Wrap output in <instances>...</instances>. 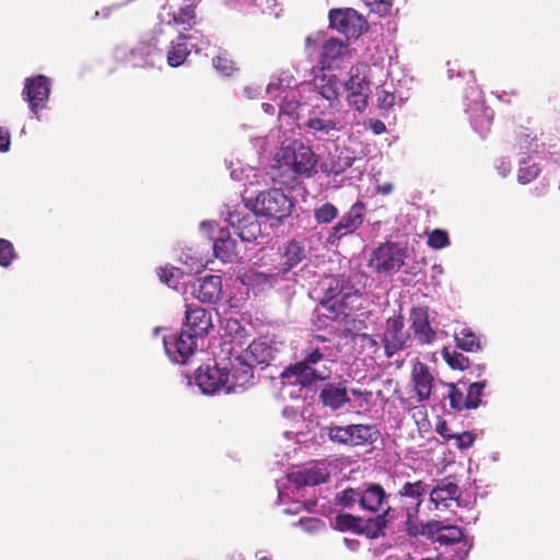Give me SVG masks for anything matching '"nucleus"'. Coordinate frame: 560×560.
I'll list each match as a JSON object with an SVG mask.
<instances>
[{"label":"nucleus","instance_id":"1","mask_svg":"<svg viewBox=\"0 0 560 560\" xmlns=\"http://www.w3.org/2000/svg\"><path fill=\"white\" fill-rule=\"evenodd\" d=\"M293 208L291 199L278 188H271L257 195L253 209L246 203L226 206L225 221L234 229L243 242H253L261 233L257 215L282 220L290 215Z\"/></svg>","mask_w":560,"mask_h":560},{"label":"nucleus","instance_id":"2","mask_svg":"<svg viewBox=\"0 0 560 560\" xmlns=\"http://www.w3.org/2000/svg\"><path fill=\"white\" fill-rule=\"evenodd\" d=\"M339 353L337 345L323 336H314L301 352V360L287 368L282 377L302 386L329 378L330 365Z\"/></svg>","mask_w":560,"mask_h":560},{"label":"nucleus","instance_id":"3","mask_svg":"<svg viewBox=\"0 0 560 560\" xmlns=\"http://www.w3.org/2000/svg\"><path fill=\"white\" fill-rule=\"evenodd\" d=\"M348 115V110L337 107L336 103L325 104L317 97L310 98L307 114L300 128L315 140H331L347 127Z\"/></svg>","mask_w":560,"mask_h":560},{"label":"nucleus","instance_id":"4","mask_svg":"<svg viewBox=\"0 0 560 560\" xmlns=\"http://www.w3.org/2000/svg\"><path fill=\"white\" fill-rule=\"evenodd\" d=\"M295 85L296 82L293 75L282 73L279 77L271 78L266 88L269 98L277 102L280 119L287 116L293 121L304 120L307 114L310 100L302 101V92H304L302 84L298 89H295Z\"/></svg>","mask_w":560,"mask_h":560},{"label":"nucleus","instance_id":"5","mask_svg":"<svg viewBox=\"0 0 560 560\" xmlns=\"http://www.w3.org/2000/svg\"><path fill=\"white\" fill-rule=\"evenodd\" d=\"M232 358H220L214 365L200 366L195 374V382L205 395L236 394L248 385L238 384L235 375L237 368H232Z\"/></svg>","mask_w":560,"mask_h":560},{"label":"nucleus","instance_id":"6","mask_svg":"<svg viewBox=\"0 0 560 560\" xmlns=\"http://www.w3.org/2000/svg\"><path fill=\"white\" fill-rule=\"evenodd\" d=\"M280 351L276 341L262 337L253 340L248 347L241 352L233 348L228 349V353L232 358V368H237L240 373L235 377L241 385H250L254 378L253 369L259 364H269L276 359Z\"/></svg>","mask_w":560,"mask_h":560},{"label":"nucleus","instance_id":"7","mask_svg":"<svg viewBox=\"0 0 560 560\" xmlns=\"http://www.w3.org/2000/svg\"><path fill=\"white\" fill-rule=\"evenodd\" d=\"M196 24V11L192 5L171 0L162 7L159 13V23L152 31L153 39H168L172 35L189 31Z\"/></svg>","mask_w":560,"mask_h":560},{"label":"nucleus","instance_id":"8","mask_svg":"<svg viewBox=\"0 0 560 560\" xmlns=\"http://www.w3.org/2000/svg\"><path fill=\"white\" fill-rule=\"evenodd\" d=\"M378 431L370 424H338L330 422L320 428V438L338 445L357 447L372 444Z\"/></svg>","mask_w":560,"mask_h":560},{"label":"nucleus","instance_id":"9","mask_svg":"<svg viewBox=\"0 0 560 560\" xmlns=\"http://www.w3.org/2000/svg\"><path fill=\"white\" fill-rule=\"evenodd\" d=\"M276 159L281 167H287L296 175L311 177L317 173V154L301 141L295 140L281 147Z\"/></svg>","mask_w":560,"mask_h":560},{"label":"nucleus","instance_id":"10","mask_svg":"<svg viewBox=\"0 0 560 560\" xmlns=\"http://www.w3.org/2000/svg\"><path fill=\"white\" fill-rule=\"evenodd\" d=\"M516 145L520 154L517 180L526 185L536 179L541 172L538 160L541 159L544 144L536 137L522 131L517 136Z\"/></svg>","mask_w":560,"mask_h":560},{"label":"nucleus","instance_id":"11","mask_svg":"<svg viewBox=\"0 0 560 560\" xmlns=\"http://www.w3.org/2000/svg\"><path fill=\"white\" fill-rule=\"evenodd\" d=\"M428 489V483L422 480L415 482L407 481L401 486L396 494L400 499L406 500L401 505V512H404L406 516L405 530L410 536H417V533L419 532L417 517Z\"/></svg>","mask_w":560,"mask_h":560},{"label":"nucleus","instance_id":"12","mask_svg":"<svg viewBox=\"0 0 560 560\" xmlns=\"http://www.w3.org/2000/svg\"><path fill=\"white\" fill-rule=\"evenodd\" d=\"M398 510L395 508H387L383 514H378L374 518L363 521L362 518L342 514L336 517V527L339 530H352L354 533L365 534L370 538L378 537L388 523L397 518Z\"/></svg>","mask_w":560,"mask_h":560},{"label":"nucleus","instance_id":"13","mask_svg":"<svg viewBox=\"0 0 560 560\" xmlns=\"http://www.w3.org/2000/svg\"><path fill=\"white\" fill-rule=\"evenodd\" d=\"M425 536L441 545L460 544L457 550L459 560H465L471 549V542L464 538L463 532L455 525H444L442 522L432 521L419 525L417 536Z\"/></svg>","mask_w":560,"mask_h":560},{"label":"nucleus","instance_id":"14","mask_svg":"<svg viewBox=\"0 0 560 560\" xmlns=\"http://www.w3.org/2000/svg\"><path fill=\"white\" fill-rule=\"evenodd\" d=\"M153 48L162 47L165 50L166 61L170 67L176 68L186 61L189 54L195 49L200 50L197 33L185 34L179 33L172 35L168 39H154Z\"/></svg>","mask_w":560,"mask_h":560},{"label":"nucleus","instance_id":"15","mask_svg":"<svg viewBox=\"0 0 560 560\" xmlns=\"http://www.w3.org/2000/svg\"><path fill=\"white\" fill-rule=\"evenodd\" d=\"M371 70L366 63H358L350 68L349 79L343 82L345 91L348 92L349 106L360 113L368 106L371 93L369 81Z\"/></svg>","mask_w":560,"mask_h":560},{"label":"nucleus","instance_id":"16","mask_svg":"<svg viewBox=\"0 0 560 560\" xmlns=\"http://www.w3.org/2000/svg\"><path fill=\"white\" fill-rule=\"evenodd\" d=\"M405 257V248L397 243L386 242L372 250L369 266L378 273H394L404 265Z\"/></svg>","mask_w":560,"mask_h":560},{"label":"nucleus","instance_id":"17","mask_svg":"<svg viewBox=\"0 0 560 560\" xmlns=\"http://www.w3.org/2000/svg\"><path fill=\"white\" fill-rule=\"evenodd\" d=\"M365 212L366 207L362 201L354 202L328 230L326 243L330 246H338L343 237L353 234L362 225Z\"/></svg>","mask_w":560,"mask_h":560},{"label":"nucleus","instance_id":"18","mask_svg":"<svg viewBox=\"0 0 560 560\" xmlns=\"http://www.w3.org/2000/svg\"><path fill=\"white\" fill-rule=\"evenodd\" d=\"M201 233L213 241L212 248L217 258L223 262H232L238 256L236 241L229 231L218 229L214 221H202L199 225Z\"/></svg>","mask_w":560,"mask_h":560},{"label":"nucleus","instance_id":"19","mask_svg":"<svg viewBox=\"0 0 560 560\" xmlns=\"http://www.w3.org/2000/svg\"><path fill=\"white\" fill-rule=\"evenodd\" d=\"M302 89L315 92L311 98L317 97L325 104L336 103V106L339 107V97L345 91V85L336 74L322 72L316 74L311 82L303 83Z\"/></svg>","mask_w":560,"mask_h":560},{"label":"nucleus","instance_id":"20","mask_svg":"<svg viewBox=\"0 0 560 560\" xmlns=\"http://www.w3.org/2000/svg\"><path fill=\"white\" fill-rule=\"evenodd\" d=\"M51 91V82L49 78L43 74L26 78L24 80V89L22 98L28 103L31 113L39 120V110L46 108Z\"/></svg>","mask_w":560,"mask_h":560},{"label":"nucleus","instance_id":"21","mask_svg":"<svg viewBox=\"0 0 560 560\" xmlns=\"http://www.w3.org/2000/svg\"><path fill=\"white\" fill-rule=\"evenodd\" d=\"M198 336L182 329L179 335L163 337L165 353L175 363H186L197 348Z\"/></svg>","mask_w":560,"mask_h":560},{"label":"nucleus","instance_id":"22","mask_svg":"<svg viewBox=\"0 0 560 560\" xmlns=\"http://www.w3.org/2000/svg\"><path fill=\"white\" fill-rule=\"evenodd\" d=\"M466 112L469 115L472 128L483 137L490 129L493 110L487 107L481 100V95L472 86L466 91Z\"/></svg>","mask_w":560,"mask_h":560},{"label":"nucleus","instance_id":"23","mask_svg":"<svg viewBox=\"0 0 560 560\" xmlns=\"http://www.w3.org/2000/svg\"><path fill=\"white\" fill-rule=\"evenodd\" d=\"M330 26L349 38H358L366 28V22L354 9H332L329 11Z\"/></svg>","mask_w":560,"mask_h":560},{"label":"nucleus","instance_id":"24","mask_svg":"<svg viewBox=\"0 0 560 560\" xmlns=\"http://www.w3.org/2000/svg\"><path fill=\"white\" fill-rule=\"evenodd\" d=\"M404 328L405 324L401 316H393L386 320L383 342L388 358L400 350L411 347L412 338Z\"/></svg>","mask_w":560,"mask_h":560},{"label":"nucleus","instance_id":"25","mask_svg":"<svg viewBox=\"0 0 560 560\" xmlns=\"http://www.w3.org/2000/svg\"><path fill=\"white\" fill-rule=\"evenodd\" d=\"M410 330L413 339L422 346H431L438 339V329L433 326L427 307H412L409 313Z\"/></svg>","mask_w":560,"mask_h":560},{"label":"nucleus","instance_id":"26","mask_svg":"<svg viewBox=\"0 0 560 560\" xmlns=\"http://www.w3.org/2000/svg\"><path fill=\"white\" fill-rule=\"evenodd\" d=\"M389 494L380 483H369L361 488V510L372 513H384L388 505Z\"/></svg>","mask_w":560,"mask_h":560},{"label":"nucleus","instance_id":"27","mask_svg":"<svg viewBox=\"0 0 560 560\" xmlns=\"http://www.w3.org/2000/svg\"><path fill=\"white\" fill-rule=\"evenodd\" d=\"M330 472L326 462H314L293 472L291 478L298 487L317 486L329 479Z\"/></svg>","mask_w":560,"mask_h":560},{"label":"nucleus","instance_id":"28","mask_svg":"<svg viewBox=\"0 0 560 560\" xmlns=\"http://www.w3.org/2000/svg\"><path fill=\"white\" fill-rule=\"evenodd\" d=\"M222 292V278L217 275L198 279L192 285L191 294L202 303H214Z\"/></svg>","mask_w":560,"mask_h":560},{"label":"nucleus","instance_id":"29","mask_svg":"<svg viewBox=\"0 0 560 560\" xmlns=\"http://www.w3.org/2000/svg\"><path fill=\"white\" fill-rule=\"evenodd\" d=\"M155 40L152 38V34L147 39H141L133 48L129 50L127 61L133 67L153 66L155 57L160 56L163 51L162 47L158 46V49L153 48Z\"/></svg>","mask_w":560,"mask_h":560},{"label":"nucleus","instance_id":"30","mask_svg":"<svg viewBox=\"0 0 560 560\" xmlns=\"http://www.w3.org/2000/svg\"><path fill=\"white\" fill-rule=\"evenodd\" d=\"M411 381L413 383V390L419 402L425 401L430 398L434 377L430 372L427 364L417 361L413 364L411 372Z\"/></svg>","mask_w":560,"mask_h":560},{"label":"nucleus","instance_id":"31","mask_svg":"<svg viewBox=\"0 0 560 560\" xmlns=\"http://www.w3.org/2000/svg\"><path fill=\"white\" fill-rule=\"evenodd\" d=\"M212 328L211 314L202 307L188 306L186 310V320L183 329L203 338Z\"/></svg>","mask_w":560,"mask_h":560},{"label":"nucleus","instance_id":"32","mask_svg":"<svg viewBox=\"0 0 560 560\" xmlns=\"http://www.w3.org/2000/svg\"><path fill=\"white\" fill-rule=\"evenodd\" d=\"M284 279L280 271L272 273H265L258 270H247L241 277L242 283L252 289L255 294L265 292L279 283L280 280Z\"/></svg>","mask_w":560,"mask_h":560},{"label":"nucleus","instance_id":"33","mask_svg":"<svg viewBox=\"0 0 560 560\" xmlns=\"http://www.w3.org/2000/svg\"><path fill=\"white\" fill-rule=\"evenodd\" d=\"M460 494L459 487L450 477L438 480L430 492V502L435 509L448 508L450 501L456 500Z\"/></svg>","mask_w":560,"mask_h":560},{"label":"nucleus","instance_id":"34","mask_svg":"<svg viewBox=\"0 0 560 560\" xmlns=\"http://www.w3.org/2000/svg\"><path fill=\"white\" fill-rule=\"evenodd\" d=\"M305 257L306 252L303 245L296 241L289 242L282 254V268L278 271H280V275L284 278V276L289 273L293 267L302 262Z\"/></svg>","mask_w":560,"mask_h":560},{"label":"nucleus","instance_id":"35","mask_svg":"<svg viewBox=\"0 0 560 560\" xmlns=\"http://www.w3.org/2000/svg\"><path fill=\"white\" fill-rule=\"evenodd\" d=\"M322 402L332 410L341 408L349 401L347 389L341 385L328 384L320 390Z\"/></svg>","mask_w":560,"mask_h":560},{"label":"nucleus","instance_id":"36","mask_svg":"<svg viewBox=\"0 0 560 560\" xmlns=\"http://www.w3.org/2000/svg\"><path fill=\"white\" fill-rule=\"evenodd\" d=\"M334 503L340 509L352 510L357 505L361 509V488H347L338 492L335 497Z\"/></svg>","mask_w":560,"mask_h":560},{"label":"nucleus","instance_id":"37","mask_svg":"<svg viewBox=\"0 0 560 560\" xmlns=\"http://www.w3.org/2000/svg\"><path fill=\"white\" fill-rule=\"evenodd\" d=\"M346 50L343 43L337 38H328L325 40L322 50L323 66L330 65L331 61L339 58Z\"/></svg>","mask_w":560,"mask_h":560},{"label":"nucleus","instance_id":"38","mask_svg":"<svg viewBox=\"0 0 560 560\" xmlns=\"http://www.w3.org/2000/svg\"><path fill=\"white\" fill-rule=\"evenodd\" d=\"M458 348L465 351H478L480 342L478 336L468 328H463L455 335Z\"/></svg>","mask_w":560,"mask_h":560},{"label":"nucleus","instance_id":"39","mask_svg":"<svg viewBox=\"0 0 560 560\" xmlns=\"http://www.w3.org/2000/svg\"><path fill=\"white\" fill-rule=\"evenodd\" d=\"M314 220L317 224H329L338 218V208L330 203L325 202L314 209Z\"/></svg>","mask_w":560,"mask_h":560},{"label":"nucleus","instance_id":"40","mask_svg":"<svg viewBox=\"0 0 560 560\" xmlns=\"http://www.w3.org/2000/svg\"><path fill=\"white\" fill-rule=\"evenodd\" d=\"M447 398L450 399V405L455 410H464L468 408V401L466 395L462 390H459L454 384H447Z\"/></svg>","mask_w":560,"mask_h":560},{"label":"nucleus","instance_id":"41","mask_svg":"<svg viewBox=\"0 0 560 560\" xmlns=\"http://www.w3.org/2000/svg\"><path fill=\"white\" fill-rule=\"evenodd\" d=\"M486 386L487 381L475 382L468 386L466 397L469 409H476L480 406L482 392Z\"/></svg>","mask_w":560,"mask_h":560},{"label":"nucleus","instance_id":"42","mask_svg":"<svg viewBox=\"0 0 560 560\" xmlns=\"http://www.w3.org/2000/svg\"><path fill=\"white\" fill-rule=\"evenodd\" d=\"M442 353L446 363L454 370H465L469 364L468 358L455 350L444 348Z\"/></svg>","mask_w":560,"mask_h":560},{"label":"nucleus","instance_id":"43","mask_svg":"<svg viewBox=\"0 0 560 560\" xmlns=\"http://www.w3.org/2000/svg\"><path fill=\"white\" fill-rule=\"evenodd\" d=\"M15 257L13 244L8 240L0 238V266H10Z\"/></svg>","mask_w":560,"mask_h":560},{"label":"nucleus","instance_id":"44","mask_svg":"<svg viewBox=\"0 0 560 560\" xmlns=\"http://www.w3.org/2000/svg\"><path fill=\"white\" fill-rule=\"evenodd\" d=\"M428 244L434 249H442L448 246L450 238L445 231L436 229L429 235Z\"/></svg>","mask_w":560,"mask_h":560},{"label":"nucleus","instance_id":"45","mask_svg":"<svg viewBox=\"0 0 560 560\" xmlns=\"http://www.w3.org/2000/svg\"><path fill=\"white\" fill-rule=\"evenodd\" d=\"M179 276L180 271L175 267H164L159 270L160 280L172 288L178 284Z\"/></svg>","mask_w":560,"mask_h":560},{"label":"nucleus","instance_id":"46","mask_svg":"<svg viewBox=\"0 0 560 560\" xmlns=\"http://www.w3.org/2000/svg\"><path fill=\"white\" fill-rule=\"evenodd\" d=\"M212 65L219 73L226 77L231 75L232 72L235 70L234 62L223 55H219L215 58H213Z\"/></svg>","mask_w":560,"mask_h":560},{"label":"nucleus","instance_id":"47","mask_svg":"<svg viewBox=\"0 0 560 560\" xmlns=\"http://www.w3.org/2000/svg\"><path fill=\"white\" fill-rule=\"evenodd\" d=\"M298 524L307 533H315L324 528L325 524L317 517H302Z\"/></svg>","mask_w":560,"mask_h":560},{"label":"nucleus","instance_id":"48","mask_svg":"<svg viewBox=\"0 0 560 560\" xmlns=\"http://www.w3.org/2000/svg\"><path fill=\"white\" fill-rule=\"evenodd\" d=\"M411 417L415 419L416 423L420 429H423L429 425V420L427 417V410L424 406H417L410 410Z\"/></svg>","mask_w":560,"mask_h":560},{"label":"nucleus","instance_id":"49","mask_svg":"<svg viewBox=\"0 0 560 560\" xmlns=\"http://www.w3.org/2000/svg\"><path fill=\"white\" fill-rule=\"evenodd\" d=\"M456 440L457 446L462 450L470 447L474 443L475 438L469 432L457 433L453 435Z\"/></svg>","mask_w":560,"mask_h":560},{"label":"nucleus","instance_id":"50","mask_svg":"<svg viewBox=\"0 0 560 560\" xmlns=\"http://www.w3.org/2000/svg\"><path fill=\"white\" fill-rule=\"evenodd\" d=\"M354 159L351 156H339L338 161L334 163L332 165V172L338 175L346 171L347 168L351 167L353 164Z\"/></svg>","mask_w":560,"mask_h":560},{"label":"nucleus","instance_id":"51","mask_svg":"<svg viewBox=\"0 0 560 560\" xmlns=\"http://www.w3.org/2000/svg\"><path fill=\"white\" fill-rule=\"evenodd\" d=\"M11 136L8 129L0 126V152H8L10 150Z\"/></svg>","mask_w":560,"mask_h":560},{"label":"nucleus","instance_id":"52","mask_svg":"<svg viewBox=\"0 0 560 560\" xmlns=\"http://www.w3.org/2000/svg\"><path fill=\"white\" fill-rule=\"evenodd\" d=\"M495 168L501 176L505 177L512 170L511 161L509 159L502 158L498 160Z\"/></svg>","mask_w":560,"mask_h":560},{"label":"nucleus","instance_id":"53","mask_svg":"<svg viewBox=\"0 0 560 560\" xmlns=\"http://www.w3.org/2000/svg\"><path fill=\"white\" fill-rule=\"evenodd\" d=\"M378 102L382 107L389 108L394 105L395 95L388 91L383 90L382 95H378Z\"/></svg>","mask_w":560,"mask_h":560},{"label":"nucleus","instance_id":"54","mask_svg":"<svg viewBox=\"0 0 560 560\" xmlns=\"http://www.w3.org/2000/svg\"><path fill=\"white\" fill-rule=\"evenodd\" d=\"M282 416L293 422L302 423V417L294 408L285 407L282 411Z\"/></svg>","mask_w":560,"mask_h":560},{"label":"nucleus","instance_id":"55","mask_svg":"<svg viewBox=\"0 0 560 560\" xmlns=\"http://www.w3.org/2000/svg\"><path fill=\"white\" fill-rule=\"evenodd\" d=\"M436 432L442 436L444 438L445 440H451L453 439V433H451V430L447 425V423L445 421H440L438 424H436Z\"/></svg>","mask_w":560,"mask_h":560},{"label":"nucleus","instance_id":"56","mask_svg":"<svg viewBox=\"0 0 560 560\" xmlns=\"http://www.w3.org/2000/svg\"><path fill=\"white\" fill-rule=\"evenodd\" d=\"M370 128L375 135H382L386 131V126L382 120H371Z\"/></svg>","mask_w":560,"mask_h":560},{"label":"nucleus","instance_id":"57","mask_svg":"<svg viewBox=\"0 0 560 560\" xmlns=\"http://www.w3.org/2000/svg\"><path fill=\"white\" fill-rule=\"evenodd\" d=\"M260 93L259 89L254 86H246L244 89V94L248 98H255Z\"/></svg>","mask_w":560,"mask_h":560},{"label":"nucleus","instance_id":"58","mask_svg":"<svg viewBox=\"0 0 560 560\" xmlns=\"http://www.w3.org/2000/svg\"><path fill=\"white\" fill-rule=\"evenodd\" d=\"M261 107H262L264 112L267 114L273 115V114L278 113L277 103L276 104L262 103Z\"/></svg>","mask_w":560,"mask_h":560},{"label":"nucleus","instance_id":"59","mask_svg":"<svg viewBox=\"0 0 560 560\" xmlns=\"http://www.w3.org/2000/svg\"><path fill=\"white\" fill-rule=\"evenodd\" d=\"M275 131H271L270 135H268L267 137L260 139L262 141V150L264 151H268L269 150V147L271 145V142L275 138Z\"/></svg>","mask_w":560,"mask_h":560},{"label":"nucleus","instance_id":"60","mask_svg":"<svg viewBox=\"0 0 560 560\" xmlns=\"http://www.w3.org/2000/svg\"><path fill=\"white\" fill-rule=\"evenodd\" d=\"M447 74H448V78L452 79L454 75H455V72H456V75L457 77H463L464 73L459 70V69H455L451 62H447Z\"/></svg>","mask_w":560,"mask_h":560},{"label":"nucleus","instance_id":"61","mask_svg":"<svg viewBox=\"0 0 560 560\" xmlns=\"http://www.w3.org/2000/svg\"><path fill=\"white\" fill-rule=\"evenodd\" d=\"M243 173H244V170L243 168H233L231 171V177L234 179V180H241L243 179Z\"/></svg>","mask_w":560,"mask_h":560},{"label":"nucleus","instance_id":"62","mask_svg":"<svg viewBox=\"0 0 560 560\" xmlns=\"http://www.w3.org/2000/svg\"><path fill=\"white\" fill-rule=\"evenodd\" d=\"M345 544L351 550H357L360 545L358 540L349 539V538H345Z\"/></svg>","mask_w":560,"mask_h":560},{"label":"nucleus","instance_id":"63","mask_svg":"<svg viewBox=\"0 0 560 560\" xmlns=\"http://www.w3.org/2000/svg\"><path fill=\"white\" fill-rule=\"evenodd\" d=\"M366 5L371 7L372 10H375V7L384 5L383 0H363Z\"/></svg>","mask_w":560,"mask_h":560},{"label":"nucleus","instance_id":"64","mask_svg":"<svg viewBox=\"0 0 560 560\" xmlns=\"http://www.w3.org/2000/svg\"><path fill=\"white\" fill-rule=\"evenodd\" d=\"M546 188H547L546 185H542L541 187H535L534 190H533V194L538 196V197L544 196L545 192H546Z\"/></svg>","mask_w":560,"mask_h":560}]
</instances>
